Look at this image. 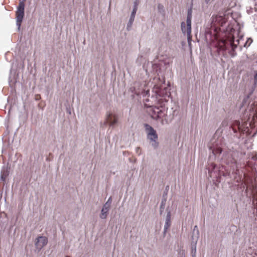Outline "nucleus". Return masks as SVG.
Masks as SVG:
<instances>
[{
	"label": "nucleus",
	"mask_w": 257,
	"mask_h": 257,
	"mask_svg": "<svg viewBox=\"0 0 257 257\" xmlns=\"http://www.w3.org/2000/svg\"><path fill=\"white\" fill-rule=\"evenodd\" d=\"M167 214L166 217L165 219V223L164 225V234H166V232L167 231L168 229L169 228V227L171 226V211L170 210H168V209H167Z\"/></svg>",
	"instance_id": "nucleus-6"
},
{
	"label": "nucleus",
	"mask_w": 257,
	"mask_h": 257,
	"mask_svg": "<svg viewBox=\"0 0 257 257\" xmlns=\"http://www.w3.org/2000/svg\"><path fill=\"white\" fill-rule=\"evenodd\" d=\"M252 42V39L250 38H248V40L245 42V43L244 44V46L246 47H249Z\"/></svg>",
	"instance_id": "nucleus-19"
},
{
	"label": "nucleus",
	"mask_w": 257,
	"mask_h": 257,
	"mask_svg": "<svg viewBox=\"0 0 257 257\" xmlns=\"http://www.w3.org/2000/svg\"><path fill=\"white\" fill-rule=\"evenodd\" d=\"M137 84H135V86H137ZM132 92H134L135 94L137 95H142L143 96H146L149 94V90H146L145 89L139 90L136 89V87L133 88V90H132Z\"/></svg>",
	"instance_id": "nucleus-11"
},
{
	"label": "nucleus",
	"mask_w": 257,
	"mask_h": 257,
	"mask_svg": "<svg viewBox=\"0 0 257 257\" xmlns=\"http://www.w3.org/2000/svg\"><path fill=\"white\" fill-rule=\"evenodd\" d=\"M230 128L235 133L237 132V130H241V124L239 120H234L230 125Z\"/></svg>",
	"instance_id": "nucleus-10"
},
{
	"label": "nucleus",
	"mask_w": 257,
	"mask_h": 257,
	"mask_svg": "<svg viewBox=\"0 0 257 257\" xmlns=\"http://www.w3.org/2000/svg\"><path fill=\"white\" fill-rule=\"evenodd\" d=\"M111 203V197H110L107 202L104 204L105 205H107V206L110 207V204Z\"/></svg>",
	"instance_id": "nucleus-21"
},
{
	"label": "nucleus",
	"mask_w": 257,
	"mask_h": 257,
	"mask_svg": "<svg viewBox=\"0 0 257 257\" xmlns=\"http://www.w3.org/2000/svg\"><path fill=\"white\" fill-rule=\"evenodd\" d=\"M106 120L110 126H113L117 122V116L115 114L109 113L107 114Z\"/></svg>",
	"instance_id": "nucleus-8"
},
{
	"label": "nucleus",
	"mask_w": 257,
	"mask_h": 257,
	"mask_svg": "<svg viewBox=\"0 0 257 257\" xmlns=\"http://www.w3.org/2000/svg\"><path fill=\"white\" fill-rule=\"evenodd\" d=\"M25 4L23 1L20 2L17 10L16 11L17 26L18 30L20 29L21 23L24 16Z\"/></svg>",
	"instance_id": "nucleus-4"
},
{
	"label": "nucleus",
	"mask_w": 257,
	"mask_h": 257,
	"mask_svg": "<svg viewBox=\"0 0 257 257\" xmlns=\"http://www.w3.org/2000/svg\"><path fill=\"white\" fill-rule=\"evenodd\" d=\"M212 152L214 154H221L222 152V150L221 148H218L216 149V150H214V149L212 150Z\"/></svg>",
	"instance_id": "nucleus-20"
},
{
	"label": "nucleus",
	"mask_w": 257,
	"mask_h": 257,
	"mask_svg": "<svg viewBox=\"0 0 257 257\" xmlns=\"http://www.w3.org/2000/svg\"><path fill=\"white\" fill-rule=\"evenodd\" d=\"M48 240L45 236H39L35 242L36 248L39 251L47 243Z\"/></svg>",
	"instance_id": "nucleus-5"
},
{
	"label": "nucleus",
	"mask_w": 257,
	"mask_h": 257,
	"mask_svg": "<svg viewBox=\"0 0 257 257\" xmlns=\"http://www.w3.org/2000/svg\"><path fill=\"white\" fill-rule=\"evenodd\" d=\"M254 84L257 85V72L254 74Z\"/></svg>",
	"instance_id": "nucleus-22"
},
{
	"label": "nucleus",
	"mask_w": 257,
	"mask_h": 257,
	"mask_svg": "<svg viewBox=\"0 0 257 257\" xmlns=\"http://www.w3.org/2000/svg\"><path fill=\"white\" fill-rule=\"evenodd\" d=\"M9 172L8 168L3 167L1 172V180L5 181L6 177L9 175Z\"/></svg>",
	"instance_id": "nucleus-13"
},
{
	"label": "nucleus",
	"mask_w": 257,
	"mask_h": 257,
	"mask_svg": "<svg viewBox=\"0 0 257 257\" xmlns=\"http://www.w3.org/2000/svg\"><path fill=\"white\" fill-rule=\"evenodd\" d=\"M137 11V4L135 3L134 8H133V11L132 12L130 20H129V21L127 24V29L128 30H129L130 28H131L133 25V23L135 20Z\"/></svg>",
	"instance_id": "nucleus-7"
},
{
	"label": "nucleus",
	"mask_w": 257,
	"mask_h": 257,
	"mask_svg": "<svg viewBox=\"0 0 257 257\" xmlns=\"http://www.w3.org/2000/svg\"><path fill=\"white\" fill-rule=\"evenodd\" d=\"M167 193H164L163 196V198L160 205V214H162L164 211L167 201L166 198Z\"/></svg>",
	"instance_id": "nucleus-15"
},
{
	"label": "nucleus",
	"mask_w": 257,
	"mask_h": 257,
	"mask_svg": "<svg viewBox=\"0 0 257 257\" xmlns=\"http://www.w3.org/2000/svg\"><path fill=\"white\" fill-rule=\"evenodd\" d=\"M140 150H141V149H140V147H137V148H136V153H138L139 155H140V154H141V151H140Z\"/></svg>",
	"instance_id": "nucleus-24"
},
{
	"label": "nucleus",
	"mask_w": 257,
	"mask_h": 257,
	"mask_svg": "<svg viewBox=\"0 0 257 257\" xmlns=\"http://www.w3.org/2000/svg\"><path fill=\"white\" fill-rule=\"evenodd\" d=\"M191 19H192V12L190 10L188 12L187 17L186 20V24L183 22L181 23V30L183 34L187 35V40L189 45H191Z\"/></svg>",
	"instance_id": "nucleus-3"
},
{
	"label": "nucleus",
	"mask_w": 257,
	"mask_h": 257,
	"mask_svg": "<svg viewBox=\"0 0 257 257\" xmlns=\"http://www.w3.org/2000/svg\"><path fill=\"white\" fill-rule=\"evenodd\" d=\"M164 82V78H160V77H155L153 80L152 83L154 84V87L157 88H159L161 84Z\"/></svg>",
	"instance_id": "nucleus-9"
},
{
	"label": "nucleus",
	"mask_w": 257,
	"mask_h": 257,
	"mask_svg": "<svg viewBox=\"0 0 257 257\" xmlns=\"http://www.w3.org/2000/svg\"><path fill=\"white\" fill-rule=\"evenodd\" d=\"M221 124H222V126L227 125V124H228L227 121V120L223 121Z\"/></svg>",
	"instance_id": "nucleus-25"
},
{
	"label": "nucleus",
	"mask_w": 257,
	"mask_h": 257,
	"mask_svg": "<svg viewBox=\"0 0 257 257\" xmlns=\"http://www.w3.org/2000/svg\"><path fill=\"white\" fill-rule=\"evenodd\" d=\"M66 257H69V256H66Z\"/></svg>",
	"instance_id": "nucleus-28"
},
{
	"label": "nucleus",
	"mask_w": 257,
	"mask_h": 257,
	"mask_svg": "<svg viewBox=\"0 0 257 257\" xmlns=\"http://www.w3.org/2000/svg\"><path fill=\"white\" fill-rule=\"evenodd\" d=\"M144 127L147 134V138L149 140L151 146L153 148L157 149L159 146V143L157 141L158 136L156 130L147 123L144 124Z\"/></svg>",
	"instance_id": "nucleus-2"
},
{
	"label": "nucleus",
	"mask_w": 257,
	"mask_h": 257,
	"mask_svg": "<svg viewBox=\"0 0 257 257\" xmlns=\"http://www.w3.org/2000/svg\"><path fill=\"white\" fill-rule=\"evenodd\" d=\"M243 106H241V107H240V109H243Z\"/></svg>",
	"instance_id": "nucleus-27"
},
{
	"label": "nucleus",
	"mask_w": 257,
	"mask_h": 257,
	"mask_svg": "<svg viewBox=\"0 0 257 257\" xmlns=\"http://www.w3.org/2000/svg\"><path fill=\"white\" fill-rule=\"evenodd\" d=\"M241 40L236 39L235 40L234 38H232L229 41H222L220 44V49L221 50L227 51L231 57H234L236 55V53L235 49L236 48L237 46L239 43V41Z\"/></svg>",
	"instance_id": "nucleus-1"
},
{
	"label": "nucleus",
	"mask_w": 257,
	"mask_h": 257,
	"mask_svg": "<svg viewBox=\"0 0 257 257\" xmlns=\"http://www.w3.org/2000/svg\"><path fill=\"white\" fill-rule=\"evenodd\" d=\"M166 115V111L164 109H161L160 110V113L158 115H155L154 116V119L156 120H159L160 119H161L163 120V118Z\"/></svg>",
	"instance_id": "nucleus-16"
},
{
	"label": "nucleus",
	"mask_w": 257,
	"mask_h": 257,
	"mask_svg": "<svg viewBox=\"0 0 257 257\" xmlns=\"http://www.w3.org/2000/svg\"><path fill=\"white\" fill-rule=\"evenodd\" d=\"M192 241H191V249H192V253H194L195 255L196 251V244L198 241V239L197 237H192Z\"/></svg>",
	"instance_id": "nucleus-14"
},
{
	"label": "nucleus",
	"mask_w": 257,
	"mask_h": 257,
	"mask_svg": "<svg viewBox=\"0 0 257 257\" xmlns=\"http://www.w3.org/2000/svg\"><path fill=\"white\" fill-rule=\"evenodd\" d=\"M199 236V231L198 228V227L197 225H195L194 227L193 230V234L192 235V237H197V239H198Z\"/></svg>",
	"instance_id": "nucleus-17"
},
{
	"label": "nucleus",
	"mask_w": 257,
	"mask_h": 257,
	"mask_svg": "<svg viewBox=\"0 0 257 257\" xmlns=\"http://www.w3.org/2000/svg\"><path fill=\"white\" fill-rule=\"evenodd\" d=\"M110 207L107 206V205H105L102 207V208L101 210V213L100 214V217L101 219H105L108 214V211L109 210Z\"/></svg>",
	"instance_id": "nucleus-12"
},
{
	"label": "nucleus",
	"mask_w": 257,
	"mask_h": 257,
	"mask_svg": "<svg viewBox=\"0 0 257 257\" xmlns=\"http://www.w3.org/2000/svg\"><path fill=\"white\" fill-rule=\"evenodd\" d=\"M160 108L159 107H155L154 108H153L152 114V116L153 118H154V116L155 115L159 116V114L160 113Z\"/></svg>",
	"instance_id": "nucleus-18"
},
{
	"label": "nucleus",
	"mask_w": 257,
	"mask_h": 257,
	"mask_svg": "<svg viewBox=\"0 0 257 257\" xmlns=\"http://www.w3.org/2000/svg\"><path fill=\"white\" fill-rule=\"evenodd\" d=\"M210 0H205V2L206 3H208L209 2Z\"/></svg>",
	"instance_id": "nucleus-26"
},
{
	"label": "nucleus",
	"mask_w": 257,
	"mask_h": 257,
	"mask_svg": "<svg viewBox=\"0 0 257 257\" xmlns=\"http://www.w3.org/2000/svg\"><path fill=\"white\" fill-rule=\"evenodd\" d=\"M10 79H11V77L10 78L9 83H10V85H11V86L13 87V85L15 83L16 81L13 80H10Z\"/></svg>",
	"instance_id": "nucleus-23"
}]
</instances>
